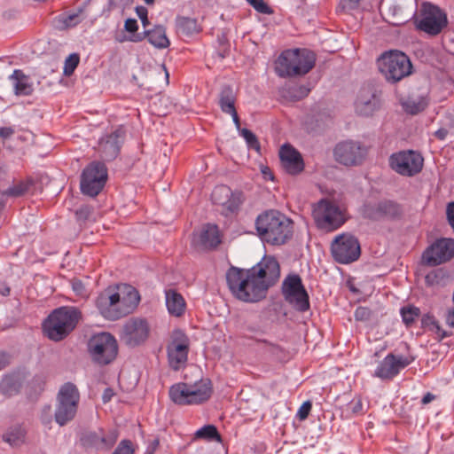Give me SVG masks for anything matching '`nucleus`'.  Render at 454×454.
I'll use <instances>...</instances> for the list:
<instances>
[{"label":"nucleus","mask_w":454,"mask_h":454,"mask_svg":"<svg viewBox=\"0 0 454 454\" xmlns=\"http://www.w3.org/2000/svg\"><path fill=\"white\" fill-rule=\"evenodd\" d=\"M280 276L278 261L262 260L250 269L231 266L226 272V282L232 295L245 302H257L266 297L268 289Z\"/></svg>","instance_id":"obj_1"},{"label":"nucleus","mask_w":454,"mask_h":454,"mask_svg":"<svg viewBox=\"0 0 454 454\" xmlns=\"http://www.w3.org/2000/svg\"><path fill=\"white\" fill-rule=\"evenodd\" d=\"M116 289L119 287H107L96 300L100 314L108 320H117L132 313L140 301L138 292L132 286H124L121 293Z\"/></svg>","instance_id":"obj_2"},{"label":"nucleus","mask_w":454,"mask_h":454,"mask_svg":"<svg viewBox=\"0 0 454 454\" xmlns=\"http://www.w3.org/2000/svg\"><path fill=\"white\" fill-rule=\"evenodd\" d=\"M255 228L262 241L274 246L286 244L294 234V222L274 209L260 214L255 220Z\"/></svg>","instance_id":"obj_3"},{"label":"nucleus","mask_w":454,"mask_h":454,"mask_svg":"<svg viewBox=\"0 0 454 454\" xmlns=\"http://www.w3.org/2000/svg\"><path fill=\"white\" fill-rule=\"evenodd\" d=\"M315 54L306 49L284 51L276 61V74L282 78L304 75L314 67Z\"/></svg>","instance_id":"obj_4"},{"label":"nucleus","mask_w":454,"mask_h":454,"mask_svg":"<svg viewBox=\"0 0 454 454\" xmlns=\"http://www.w3.org/2000/svg\"><path fill=\"white\" fill-rule=\"evenodd\" d=\"M213 394L212 381L200 378L194 383L178 382L169 387L170 400L177 405L200 404L210 399Z\"/></svg>","instance_id":"obj_5"},{"label":"nucleus","mask_w":454,"mask_h":454,"mask_svg":"<svg viewBox=\"0 0 454 454\" xmlns=\"http://www.w3.org/2000/svg\"><path fill=\"white\" fill-rule=\"evenodd\" d=\"M81 319V312L74 307H60L54 309L43 323L46 336L54 341L67 337Z\"/></svg>","instance_id":"obj_6"},{"label":"nucleus","mask_w":454,"mask_h":454,"mask_svg":"<svg viewBox=\"0 0 454 454\" xmlns=\"http://www.w3.org/2000/svg\"><path fill=\"white\" fill-rule=\"evenodd\" d=\"M380 73L389 83H396L412 74L413 66L410 58L398 50L382 52L377 59Z\"/></svg>","instance_id":"obj_7"},{"label":"nucleus","mask_w":454,"mask_h":454,"mask_svg":"<svg viewBox=\"0 0 454 454\" xmlns=\"http://www.w3.org/2000/svg\"><path fill=\"white\" fill-rule=\"evenodd\" d=\"M312 216L316 226L326 232L336 231L347 220L344 211L335 202L327 199H321L314 205Z\"/></svg>","instance_id":"obj_8"},{"label":"nucleus","mask_w":454,"mask_h":454,"mask_svg":"<svg viewBox=\"0 0 454 454\" xmlns=\"http://www.w3.org/2000/svg\"><path fill=\"white\" fill-rule=\"evenodd\" d=\"M416 28L431 36L438 35L448 25L446 13L429 2L422 4L419 18L415 21Z\"/></svg>","instance_id":"obj_9"},{"label":"nucleus","mask_w":454,"mask_h":454,"mask_svg":"<svg viewBox=\"0 0 454 454\" xmlns=\"http://www.w3.org/2000/svg\"><path fill=\"white\" fill-rule=\"evenodd\" d=\"M80 394L73 383L64 384L58 394V405L55 411V420L59 426L71 421L77 412Z\"/></svg>","instance_id":"obj_10"},{"label":"nucleus","mask_w":454,"mask_h":454,"mask_svg":"<svg viewBox=\"0 0 454 454\" xmlns=\"http://www.w3.org/2000/svg\"><path fill=\"white\" fill-rule=\"evenodd\" d=\"M88 350L96 363L106 365L112 363L117 356V340L111 333H101L90 339Z\"/></svg>","instance_id":"obj_11"},{"label":"nucleus","mask_w":454,"mask_h":454,"mask_svg":"<svg viewBox=\"0 0 454 454\" xmlns=\"http://www.w3.org/2000/svg\"><path fill=\"white\" fill-rule=\"evenodd\" d=\"M107 181V168L105 163L92 161L82 172L80 189L82 194L96 197Z\"/></svg>","instance_id":"obj_12"},{"label":"nucleus","mask_w":454,"mask_h":454,"mask_svg":"<svg viewBox=\"0 0 454 454\" xmlns=\"http://www.w3.org/2000/svg\"><path fill=\"white\" fill-rule=\"evenodd\" d=\"M389 167L403 176L411 177L423 169L424 158L420 153L414 150H403L394 153L388 160Z\"/></svg>","instance_id":"obj_13"},{"label":"nucleus","mask_w":454,"mask_h":454,"mask_svg":"<svg viewBox=\"0 0 454 454\" xmlns=\"http://www.w3.org/2000/svg\"><path fill=\"white\" fill-rule=\"evenodd\" d=\"M403 215L401 204L392 200H382L376 203L364 204L362 208L364 218L371 221H399Z\"/></svg>","instance_id":"obj_14"},{"label":"nucleus","mask_w":454,"mask_h":454,"mask_svg":"<svg viewBox=\"0 0 454 454\" xmlns=\"http://www.w3.org/2000/svg\"><path fill=\"white\" fill-rule=\"evenodd\" d=\"M282 294L296 310L305 312L309 309V296L298 274H290L284 279Z\"/></svg>","instance_id":"obj_15"},{"label":"nucleus","mask_w":454,"mask_h":454,"mask_svg":"<svg viewBox=\"0 0 454 454\" xmlns=\"http://www.w3.org/2000/svg\"><path fill=\"white\" fill-rule=\"evenodd\" d=\"M190 351V339L181 329H175L171 333V340L167 345V355L169 367L179 371L188 361Z\"/></svg>","instance_id":"obj_16"},{"label":"nucleus","mask_w":454,"mask_h":454,"mask_svg":"<svg viewBox=\"0 0 454 454\" xmlns=\"http://www.w3.org/2000/svg\"><path fill=\"white\" fill-rule=\"evenodd\" d=\"M368 147L359 141L345 140L338 143L333 149L337 162L347 167L361 165L367 154Z\"/></svg>","instance_id":"obj_17"},{"label":"nucleus","mask_w":454,"mask_h":454,"mask_svg":"<svg viewBox=\"0 0 454 454\" xmlns=\"http://www.w3.org/2000/svg\"><path fill=\"white\" fill-rule=\"evenodd\" d=\"M331 251L334 260L340 263L353 262L361 254L357 238L349 233L338 235L332 243Z\"/></svg>","instance_id":"obj_18"},{"label":"nucleus","mask_w":454,"mask_h":454,"mask_svg":"<svg viewBox=\"0 0 454 454\" xmlns=\"http://www.w3.org/2000/svg\"><path fill=\"white\" fill-rule=\"evenodd\" d=\"M454 257V239L450 238L436 239L422 254V262L435 267L450 262Z\"/></svg>","instance_id":"obj_19"},{"label":"nucleus","mask_w":454,"mask_h":454,"mask_svg":"<svg viewBox=\"0 0 454 454\" xmlns=\"http://www.w3.org/2000/svg\"><path fill=\"white\" fill-rule=\"evenodd\" d=\"M119 438V431L111 429L105 431L99 428L98 431H88L82 434L80 442L86 449L97 450H109L116 443Z\"/></svg>","instance_id":"obj_20"},{"label":"nucleus","mask_w":454,"mask_h":454,"mask_svg":"<svg viewBox=\"0 0 454 454\" xmlns=\"http://www.w3.org/2000/svg\"><path fill=\"white\" fill-rule=\"evenodd\" d=\"M150 328L146 320L131 318L127 321L121 330V340L130 347H136L146 340Z\"/></svg>","instance_id":"obj_21"},{"label":"nucleus","mask_w":454,"mask_h":454,"mask_svg":"<svg viewBox=\"0 0 454 454\" xmlns=\"http://www.w3.org/2000/svg\"><path fill=\"white\" fill-rule=\"evenodd\" d=\"M413 360L414 358L411 356H396L393 353H389L378 365L374 376L383 380H391Z\"/></svg>","instance_id":"obj_22"},{"label":"nucleus","mask_w":454,"mask_h":454,"mask_svg":"<svg viewBox=\"0 0 454 454\" xmlns=\"http://www.w3.org/2000/svg\"><path fill=\"white\" fill-rule=\"evenodd\" d=\"M212 200L215 204L223 205L228 213H236L244 201V195L241 192H231L225 185L216 186L212 192Z\"/></svg>","instance_id":"obj_23"},{"label":"nucleus","mask_w":454,"mask_h":454,"mask_svg":"<svg viewBox=\"0 0 454 454\" xmlns=\"http://www.w3.org/2000/svg\"><path fill=\"white\" fill-rule=\"evenodd\" d=\"M125 135V129L122 127H119L112 133L103 137L98 144L102 158L106 160H114L120 153Z\"/></svg>","instance_id":"obj_24"},{"label":"nucleus","mask_w":454,"mask_h":454,"mask_svg":"<svg viewBox=\"0 0 454 454\" xmlns=\"http://www.w3.org/2000/svg\"><path fill=\"white\" fill-rule=\"evenodd\" d=\"M145 38L148 39V42L159 49H164L169 46V40L166 35V28L164 26H155L151 30H146L144 33H137V35H132L129 37L123 36L121 38H116L120 43L125 41H130L133 43L142 42Z\"/></svg>","instance_id":"obj_25"},{"label":"nucleus","mask_w":454,"mask_h":454,"mask_svg":"<svg viewBox=\"0 0 454 454\" xmlns=\"http://www.w3.org/2000/svg\"><path fill=\"white\" fill-rule=\"evenodd\" d=\"M279 159L282 168L289 175L296 176L304 169L301 154L289 144L281 146Z\"/></svg>","instance_id":"obj_26"},{"label":"nucleus","mask_w":454,"mask_h":454,"mask_svg":"<svg viewBox=\"0 0 454 454\" xmlns=\"http://www.w3.org/2000/svg\"><path fill=\"white\" fill-rule=\"evenodd\" d=\"M379 106V99L371 88H363L356 100V112L364 116L372 114Z\"/></svg>","instance_id":"obj_27"},{"label":"nucleus","mask_w":454,"mask_h":454,"mask_svg":"<svg viewBox=\"0 0 454 454\" xmlns=\"http://www.w3.org/2000/svg\"><path fill=\"white\" fill-rule=\"evenodd\" d=\"M200 243L206 249H215L222 243V234L216 224L207 223L200 233Z\"/></svg>","instance_id":"obj_28"},{"label":"nucleus","mask_w":454,"mask_h":454,"mask_svg":"<svg viewBox=\"0 0 454 454\" xmlns=\"http://www.w3.org/2000/svg\"><path fill=\"white\" fill-rule=\"evenodd\" d=\"M166 305L171 316L180 317L186 309V302L181 294L175 289L165 291Z\"/></svg>","instance_id":"obj_29"},{"label":"nucleus","mask_w":454,"mask_h":454,"mask_svg":"<svg viewBox=\"0 0 454 454\" xmlns=\"http://www.w3.org/2000/svg\"><path fill=\"white\" fill-rule=\"evenodd\" d=\"M12 82L14 93L18 96H28L33 92V85L29 82V77L22 70L16 69L9 76Z\"/></svg>","instance_id":"obj_30"},{"label":"nucleus","mask_w":454,"mask_h":454,"mask_svg":"<svg viewBox=\"0 0 454 454\" xmlns=\"http://www.w3.org/2000/svg\"><path fill=\"white\" fill-rule=\"evenodd\" d=\"M176 29L178 34L192 36L199 34L202 27L195 18L177 16L176 19Z\"/></svg>","instance_id":"obj_31"},{"label":"nucleus","mask_w":454,"mask_h":454,"mask_svg":"<svg viewBox=\"0 0 454 454\" xmlns=\"http://www.w3.org/2000/svg\"><path fill=\"white\" fill-rule=\"evenodd\" d=\"M236 93L231 85H223L219 93L218 104L224 114L236 110Z\"/></svg>","instance_id":"obj_32"},{"label":"nucleus","mask_w":454,"mask_h":454,"mask_svg":"<svg viewBox=\"0 0 454 454\" xmlns=\"http://www.w3.org/2000/svg\"><path fill=\"white\" fill-rule=\"evenodd\" d=\"M449 278L450 274L446 270L442 268L434 269L425 276V284L428 287H442L447 285Z\"/></svg>","instance_id":"obj_33"},{"label":"nucleus","mask_w":454,"mask_h":454,"mask_svg":"<svg viewBox=\"0 0 454 454\" xmlns=\"http://www.w3.org/2000/svg\"><path fill=\"white\" fill-rule=\"evenodd\" d=\"M21 382L19 375H5L0 381V391L7 396H12L19 393Z\"/></svg>","instance_id":"obj_34"},{"label":"nucleus","mask_w":454,"mask_h":454,"mask_svg":"<svg viewBox=\"0 0 454 454\" xmlns=\"http://www.w3.org/2000/svg\"><path fill=\"white\" fill-rule=\"evenodd\" d=\"M421 326L428 331L437 333L441 340L449 336V334L441 328L435 317L430 313L423 315L421 318Z\"/></svg>","instance_id":"obj_35"},{"label":"nucleus","mask_w":454,"mask_h":454,"mask_svg":"<svg viewBox=\"0 0 454 454\" xmlns=\"http://www.w3.org/2000/svg\"><path fill=\"white\" fill-rule=\"evenodd\" d=\"M3 438L5 442L10 443L12 446H19L25 440V431L21 427L18 426L9 429L4 435Z\"/></svg>","instance_id":"obj_36"},{"label":"nucleus","mask_w":454,"mask_h":454,"mask_svg":"<svg viewBox=\"0 0 454 454\" xmlns=\"http://www.w3.org/2000/svg\"><path fill=\"white\" fill-rule=\"evenodd\" d=\"M400 314L402 316V319L403 324L410 327L413 325L415 320L420 316L419 308L414 305H408L401 308Z\"/></svg>","instance_id":"obj_37"},{"label":"nucleus","mask_w":454,"mask_h":454,"mask_svg":"<svg viewBox=\"0 0 454 454\" xmlns=\"http://www.w3.org/2000/svg\"><path fill=\"white\" fill-rule=\"evenodd\" d=\"M195 438L197 439H206L208 441L213 440H221V435L214 425H206L196 431L195 433Z\"/></svg>","instance_id":"obj_38"},{"label":"nucleus","mask_w":454,"mask_h":454,"mask_svg":"<svg viewBox=\"0 0 454 454\" xmlns=\"http://www.w3.org/2000/svg\"><path fill=\"white\" fill-rule=\"evenodd\" d=\"M34 185L33 181L27 180L21 181L16 184H13L8 189L7 193L13 197H20L29 192L31 187Z\"/></svg>","instance_id":"obj_39"},{"label":"nucleus","mask_w":454,"mask_h":454,"mask_svg":"<svg viewBox=\"0 0 454 454\" xmlns=\"http://www.w3.org/2000/svg\"><path fill=\"white\" fill-rule=\"evenodd\" d=\"M240 135L244 137L249 148L254 149L257 152L260 151V142L257 137L251 130L247 129H241Z\"/></svg>","instance_id":"obj_40"},{"label":"nucleus","mask_w":454,"mask_h":454,"mask_svg":"<svg viewBox=\"0 0 454 454\" xmlns=\"http://www.w3.org/2000/svg\"><path fill=\"white\" fill-rule=\"evenodd\" d=\"M80 62V57L76 53L70 54L67 59L65 60L64 64V74L66 76H70L77 67L78 64Z\"/></svg>","instance_id":"obj_41"},{"label":"nucleus","mask_w":454,"mask_h":454,"mask_svg":"<svg viewBox=\"0 0 454 454\" xmlns=\"http://www.w3.org/2000/svg\"><path fill=\"white\" fill-rule=\"evenodd\" d=\"M363 402L360 396H356L347 404V411L351 416L361 415L363 411Z\"/></svg>","instance_id":"obj_42"},{"label":"nucleus","mask_w":454,"mask_h":454,"mask_svg":"<svg viewBox=\"0 0 454 454\" xmlns=\"http://www.w3.org/2000/svg\"><path fill=\"white\" fill-rule=\"evenodd\" d=\"M135 450L130 440L124 439L120 442L112 454H134Z\"/></svg>","instance_id":"obj_43"},{"label":"nucleus","mask_w":454,"mask_h":454,"mask_svg":"<svg viewBox=\"0 0 454 454\" xmlns=\"http://www.w3.org/2000/svg\"><path fill=\"white\" fill-rule=\"evenodd\" d=\"M247 3L258 12L271 14L273 10L263 0H247Z\"/></svg>","instance_id":"obj_44"},{"label":"nucleus","mask_w":454,"mask_h":454,"mask_svg":"<svg viewBox=\"0 0 454 454\" xmlns=\"http://www.w3.org/2000/svg\"><path fill=\"white\" fill-rule=\"evenodd\" d=\"M256 341L267 344L269 346V351L272 355L276 356L277 357H278V358L286 357V351L285 350V348H283L279 345L271 343V342L268 341L267 340H257Z\"/></svg>","instance_id":"obj_45"},{"label":"nucleus","mask_w":454,"mask_h":454,"mask_svg":"<svg viewBox=\"0 0 454 454\" xmlns=\"http://www.w3.org/2000/svg\"><path fill=\"white\" fill-rule=\"evenodd\" d=\"M59 20L67 27H74L82 21L79 13L63 14L59 17Z\"/></svg>","instance_id":"obj_46"},{"label":"nucleus","mask_w":454,"mask_h":454,"mask_svg":"<svg viewBox=\"0 0 454 454\" xmlns=\"http://www.w3.org/2000/svg\"><path fill=\"white\" fill-rule=\"evenodd\" d=\"M372 316V311L367 307H358L356 308L354 317L356 321L366 322L371 320Z\"/></svg>","instance_id":"obj_47"},{"label":"nucleus","mask_w":454,"mask_h":454,"mask_svg":"<svg viewBox=\"0 0 454 454\" xmlns=\"http://www.w3.org/2000/svg\"><path fill=\"white\" fill-rule=\"evenodd\" d=\"M72 289L75 293L76 295L80 297L87 296V289L85 285L82 282V280L74 278L71 281Z\"/></svg>","instance_id":"obj_48"},{"label":"nucleus","mask_w":454,"mask_h":454,"mask_svg":"<svg viewBox=\"0 0 454 454\" xmlns=\"http://www.w3.org/2000/svg\"><path fill=\"white\" fill-rule=\"evenodd\" d=\"M426 106L427 104L424 101H419L418 103H415L414 101H408L405 104L406 111L411 114H416L423 111Z\"/></svg>","instance_id":"obj_49"},{"label":"nucleus","mask_w":454,"mask_h":454,"mask_svg":"<svg viewBox=\"0 0 454 454\" xmlns=\"http://www.w3.org/2000/svg\"><path fill=\"white\" fill-rule=\"evenodd\" d=\"M312 409V403L310 401L304 402L301 406L299 408L296 417L301 420H305Z\"/></svg>","instance_id":"obj_50"},{"label":"nucleus","mask_w":454,"mask_h":454,"mask_svg":"<svg viewBox=\"0 0 454 454\" xmlns=\"http://www.w3.org/2000/svg\"><path fill=\"white\" fill-rule=\"evenodd\" d=\"M136 12H137V16L139 17V19L141 20L143 26L145 27H147L149 25V20H148V17H147V15H148L147 9L145 6L139 5V6L136 7Z\"/></svg>","instance_id":"obj_51"},{"label":"nucleus","mask_w":454,"mask_h":454,"mask_svg":"<svg viewBox=\"0 0 454 454\" xmlns=\"http://www.w3.org/2000/svg\"><path fill=\"white\" fill-rule=\"evenodd\" d=\"M124 29L125 31L130 33L132 35H137L136 32L138 29V24L137 20L135 19H127L124 23Z\"/></svg>","instance_id":"obj_52"},{"label":"nucleus","mask_w":454,"mask_h":454,"mask_svg":"<svg viewBox=\"0 0 454 454\" xmlns=\"http://www.w3.org/2000/svg\"><path fill=\"white\" fill-rule=\"evenodd\" d=\"M91 214L90 207L88 206H82L75 212L78 220H87Z\"/></svg>","instance_id":"obj_53"},{"label":"nucleus","mask_w":454,"mask_h":454,"mask_svg":"<svg viewBox=\"0 0 454 454\" xmlns=\"http://www.w3.org/2000/svg\"><path fill=\"white\" fill-rule=\"evenodd\" d=\"M15 130L12 127H1L0 137L3 138H8L14 134Z\"/></svg>","instance_id":"obj_54"},{"label":"nucleus","mask_w":454,"mask_h":454,"mask_svg":"<svg viewBox=\"0 0 454 454\" xmlns=\"http://www.w3.org/2000/svg\"><path fill=\"white\" fill-rule=\"evenodd\" d=\"M114 395V392L111 387H106L104 390L102 395V401L104 403H106L111 401L112 397Z\"/></svg>","instance_id":"obj_55"},{"label":"nucleus","mask_w":454,"mask_h":454,"mask_svg":"<svg viewBox=\"0 0 454 454\" xmlns=\"http://www.w3.org/2000/svg\"><path fill=\"white\" fill-rule=\"evenodd\" d=\"M449 131L445 128H440L434 132V137L439 140H444L448 135Z\"/></svg>","instance_id":"obj_56"},{"label":"nucleus","mask_w":454,"mask_h":454,"mask_svg":"<svg viewBox=\"0 0 454 454\" xmlns=\"http://www.w3.org/2000/svg\"><path fill=\"white\" fill-rule=\"evenodd\" d=\"M435 399V395L430 392H427L422 398L421 403L423 405L428 404Z\"/></svg>","instance_id":"obj_57"},{"label":"nucleus","mask_w":454,"mask_h":454,"mask_svg":"<svg viewBox=\"0 0 454 454\" xmlns=\"http://www.w3.org/2000/svg\"><path fill=\"white\" fill-rule=\"evenodd\" d=\"M9 364L8 356L5 353H0V371L5 368Z\"/></svg>","instance_id":"obj_58"},{"label":"nucleus","mask_w":454,"mask_h":454,"mask_svg":"<svg viewBox=\"0 0 454 454\" xmlns=\"http://www.w3.org/2000/svg\"><path fill=\"white\" fill-rule=\"evenodd\" d=\"M228 114H231L233 120V122L235 123V126L238 129L240 130V119L238 115L237 110H234L232 112L228 113Z\"/></svg>","instance_id":"obj_59"},{"label":"nucleus","mask_w":454,"mask_h":454,"mask_svg":"<svg viewBox=\"0 0 454 454\" xmlns=\"http://www.w3.org/2000/svg\"><path fill=\"white\" fill-rule=\"evenodd\" d=\"M11 293V288L7 285H3L0 286V294L3 296H9Z\"/></svg>","instance_id":"obj_60"},{"label":"nucleus","mask_w":454,"mask_h":454,"mask_svg":"<svg viewBox=\"0 0 454 454\" xmlns=\"http://www.w3.org/2000/svg\"><path fill=\"white\" fill-rule=\"evenodd\" d=\"M262 172L265 179H273V175L269 168H264V169H262Z\"/></svg>","instance_id":"obj_61"},{"label":"nucleus","mask_w":454,"mask_h":454,"mask_svg":"<svg viewBox=\"0 0 454 454\" xmlns=\"http://www.w3.org/2000/svg\"><path fill=\"white\" fill-rule=\"evenodd\" d=\"M446 48L448 51H450L451 54H454V47L451 45L450 42L447 43Z\"/></svg>","instance_id":"obj_62"},{"label":"nucleus","mask_w":454,"mask_h":454,"mask_svg":"<svg viewBox=\"0 0 454 454\" xmlns=\"http://www.w3.org/2000/svg\"><path fill=\"white\" fill-rule=\"evenodd\" d=\"M145 2V4H152L154 3V0H144Z\"/></svg>","instance_id":"obj_63"}]
</instances>
